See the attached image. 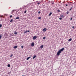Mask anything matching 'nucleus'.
I'll list each match as a JSON object with an SVG mask.
<instances>
[{
  "mask_svg": "<svg viewBox=\"0 0 76 76\" xmlns=\"http://www.w3.org/2000/svg\"><path fill=\"white\" fill-rule=\"evenodd\" d=\"M72 28H73V29H74V26H73V27H72Z\"/></svg>",
  "mask_w": 76,
  "mask_h": 76,
  "instance_id": "36",
  "label": "nucleus"
},
{
  "mask_svg": "<svg viewBox=\"0 0 76 76\" xmlns=\"http://www.w3.org/2000/svg\"><path fill=\"white\" fill-rule=\"evenodd\" d=\"M66 6H68V5H67V4H66Z\"/></svg>",
  "mask_w": 76,
  "mask_h": 76,
  "instance_id": "31",
  "label": "nucleus"
},
{
  "mask_svg": "<svg viewBox=\"0 0 76 76\" xmlns=\"http://www.w3.org/2000/svg\"><path fill=\"white\" fill-rule=\"evenodd\" d=\"M13 48H15V49L17 48H18V46H14L13 47Z\"/></svg>",
  "mask_w": 76,
  "mask_h": 76,
  "instance_id": "7",
  "label": "nucleus"
},
{
  "mask_svg": "<svg viewBox=\"0 0 76 76\" xmlns=\"http://www.w3.org/2000/svg\"><path fill=\"white\" fill-rule=\"evenodd\" d=\"M44 47V45H42L40 46V48L41 49L42 48Z\"/></svg>",
  "mask_w": 76,
  "mask_h": 76,
  "instance_id": "8",
  "label": "nucleus"
},
{
  "mask_svg": "<svg viewBox=\"0 0 76 76\" xmlns=\"http://www.w3.org/2000/svg\"><path fill=\"white\" fill-rule=\"evenodd\" d=\"M38 19H41V17H39L38 18Z\"/></svg>",
  "mask_w": 76,
  "mask_h": 76,
  "instance_id": "26",
  "label": "nucleus"
},
{
  "mask_svg": "<svg viewBox=\"0 0 76 76\" xmlns=\"http://www.w3.org/2000/svg\"><path fill=\"white\" fill-rule=\"evenodd\" d=\"M12 15H10V18H12Z\"/></svg>",
  "mask_w": 76,
  "mask_h": 76,
  "instance_id": "30",
  "label": "nucleus"
},
{
  "mask_svg": "<svg viewBox=\"0 0 76 76\" xmlns=\"http://www.w3.org/2000/svg\"><path fill=\"white\" fill-rule=\"evenodd\" d=\"M61 53V52L59 50L57 53V55H58V56H59L60 54V53Z\"/></svg>",
  "mask_w": 76,
  "mask_h": 76,
  "instance_id": "1",
  "label": "nucleus"
},
{
  "mask_svg": "<svg viewBox=\"0 0 76 76\" xmlns=\"http://www.w3.org/2000/svg\"><path fill=\"white\" fill-rule=\"evenodd\" d=\"M41 13V12H40V11H39V12H38V13H39H39Z\"/></svg>",
  "mask_w": 76,
  "mask_h": 76,
  "instance_id": "29",
  "label": "nucleus"
},
{
  "mask_svg": "<svg viewBox=\"0 0 76 76\" xmlns=\"http://www.w3.org/2000/svg\"><path fill=\"white\" fill-rule=\"evenodd\" d=\"M62 76H64L63 75H62Z\"/></svg>",
  "mask_w": 76,
  "mask_h": 76,
  "instance_id": "39",
  "label": "nucleus"
},
{
  "mask_svg": "<svg viewBox=\"0 0 76 76\" xmlns=\"http://www.w3.org/2000/svg\"><path fill=\"white\" fill-rule=\"evenodd\" d=\"M37 37L36 36H34L33 37V39H34V40H35V39H37Z\"/></svg>",
  "mask_w": 76,
  "mask_h": 76,
  "instance_id": "2",
  "label": "nucleus"
},
{
  "mask_svg": "<svg viewBox=\"0 0 76 76\" xmlns=\"http://www.w3.org/2000/svg\"><path fill=\"white\" fill-rule=\"evenodd\" d=\"M60 16L61 17V18H64V15H61Z\"/></svg>",
  "mask_w": 76,
  "mask_h": 76,
  "instance_id": "10",
  "label": "nucleus"
},
{
  "mask_svg": "<svg viewBox=\"0 0 76 76\" xmlns=\"http://www.w3.org/2000/svg\"><path fill=\"white\" fill-rule=\"evenodd\" d=\"M30 32V31H27L26 30V31H24V34H26V33H27V32Z\"/></svg>",
  "mask_w": 76,
  "mask_h": 76,
  "instance_id": "3",
  "label": "nucleus"
},
{
  "mask_svg": "<svg viewBox=\"0 0 76 76\" xmlns=\"http://www.w3.org/2000/svg\"><path fill=\"white\" fill-rule=\"evenodd\" d=\"M2 36V35H0V39H1V38Z\"/></svg>",
  "mask_w": 76,
  "mask_h": 76,
  "instance_id": "17",
  "label": "nucleus"
},
{
  "mask_svg": "<svg viewBox=\"0 0 76 76\" xmlns=\"http://www.w3.org/2000/svg\"><path fill=\"white\" fill-rule=\"evenodd\" d=\"M58 12H60V10H58Z\"/></svg>",
  "mask_w": 76,
  "mask_h": 76,
  "instance_id": "27",
  "label": "nucleus"
},
{
  "mask_svg": "<svg viewBox=\"0 0 76 76\" xmlns=\"http://www.w3.org/2000/svg\"><path fill=\"white\" fill-rule=\"evenodd\" d=\"M34 45H35V43H34V42H32L31 43V47H34Z\"/></svg>",
  "mask_w": 76,
  "mask_h": 76,
  "instance_id": "5",
  "label": "nucleus"
},
{
  "mask_svg": "<svg viewBox=\"0 0 76 76\" xmlns=\"http://www.w3.org/2000/svg\"><path fill=\"white\" fill-rule=\"evenodd\" d=\"M30 58H31V57H29L27 58L26 59L27 60H28Z\"/></svg>",
  "mask_w": 76,
  "mask_h": 76,
  "instance_id": "12",
  "label": "nucleus"
},
{
  "mask_svg": "<svg viewBox=\"0 0 76 76\" xmlns=\"http://www.w3.org/2000/svg\"><path fill=\"white\" fill-rule=\"evenodd\" d=\"M59 19L60 20H61L62 19V18H60Z\"/></svg>",
  "mask_w": 76,
  "mask_h": 76,
  "instance_id": "23",
  "label": "nucleus"
},
{
  "mask_svg": "<svg viewBox=\"0 0 76 76\" xmlns=\"http://www.w3.org/2000/svg\"><path fill=\"white\" fill-rule=\"evenodd\" d=\"M1 18H3V16H1Z\"/></svg>",
  "mask_w": 76,
  "mask_h": 76,
  "instance_id": "35",
  "label": "nucleus"
},
{
  "mask_svg": "<svg viewBox=\"0 0 76 76\" xmlns=\"http://www.w3.org/2000/svg\"><path fill=\"white\" fill-rule=\"evenodd\" d=\"M46 37H44L43 38V39H45Z\"/></svg>",
  "mask_w": 76,
  "mask_h": 76,
  "instance_id": "20",
  "label": "nucleus"
},
{
  "mask_svg": "<svg viewBox=\"0 0 76 76\" xmlns=\"http://www.w3.org/2000/svg\"><path fill=\"white\" fill-rule=\"evenodd\" d=\"M66 14H67V15H68V14H69V12H66Z\"/></svg>",
  "mask_w": 76,
  "mask_h": 76,
  "instance_id": "25",
  "label": "nucleus"
},
{
  "mask_svg": "<svg viewBox=\"0 0 76 76\" xmlns=\"http://www.w3.org/2000/svg\"><path fill=\"white\" fill-rule=\"evenodd\" d=\"M72 10V8H71L69 10L70 11V10Z\"/></svg>",
  "mask_w": 76,
  "mask_h": 76,
  "instance_id": "33",
  "label": "nucleus"
},
{
  "mask_svg": "<svg viewBox=\"0 0 76 76\" xmlns=\"http://www.w3.org/2000/svg\"><path fill=\"white\" fill-rule=\"evenodd\" d=\"M7 66L8 67H10V64H8Z\"/></svg>",
  "mask_w": 76,
  "mask_h": 76,
  "instance_id": "15",
  "label": "nucleus"
},
{
  "mask_svg": "<svg viewBox=\"0 0 76 76\" xmlns=\"http://www.w3.org/2000/svg\"><path fill=\"white\" fill-rule=\"evenodd\" d=\"M64 48H62L61 49H60V50L59 51L60 52H61V51H63V50H64Z\"/></svg>",
  "mask_w": 76,
  "mask_h": 76,
  "instance_id": "4",
  "label": "nucleus"
},
{
  "mask_svg": "<svg viewBox=\"0 0 76 76\" xmlns=\"http://www.w3.org/2000/svg\"><path fill=\"white\" fill-rule=\"evenodd\" d=\"M14 34L15 35H17V34H18V32L15 31V32H14Z\"/></svg>",
  "mask_w": 76,
  "mask_h": 76,
  "instance_id": "11",
  "label": "nucleus"
},
{
  "mask_svg": "<svg viewBox=\"0 0 76 76\" xmlns=\"http://www.w3.org/2000/svg\"><path fill=\"white\" fill-rule=\"evenodd\" d=\"M40 3H41V2H38V3H37V4H40Z\"/></svg>",
  "mask_w": 76,
  "mask_h": 76,
  "instance_id": "24",
  "label": "nucleus"
},
{
  "mask_svg": "<svg viewBox=\"0 0 76 76\" xmlns=\"http://www.w3.org/2000/svg\"><path fill=\"white\" fill-rule=\"evenodd\" d=\"M16 19H19V17H17L15 18Z\"/></svg>",
  "mask_w": 76,
  "mask_h": 76,
  "instance_id": "16",
  "label": "nucleus"
},
{
  "mask_svg": "<svg viewBox=\"0 0 76 76\" xmlns=\"http://www.w3.org/2000/svg\"><path fill=\"white\" fill-rule=\"evenodd\" d=\"M47 31V28H44L43 29L42 31L43 32H45V31Z\"/></svg>",
  "mask_w": 76,
  "mask_h": 76,
  "instance_id": "6",
  "label": "nucleus"
},
{
  "mask_svg": "<svg viewBox=\"0 0 76 76\" xmlns=\"http://www.w3.org/2000/svg\"><path fill=\"white\" fill-rule=\"evenodd\" d=\"M52 14V12H51L49 14V16H51V15Z\"/></svg>",
  "mask_w": 76,
  "mask_h": 76,
  "instance_id": "13",
  "label": "nucleus"
},
{
  "mask_svg": "<svg viewBox=\"0 0 76 76\" xmlns=\"http://www.w3.org/2000/svg\"><path fill=\"white\" fill-rule=\"evenodd\" d=\"M21 48H23V46H21Z\"/></svg>",
  "mask_w": 76,
  "mask_h": 76,
  "instance_id": "22",
  "label": "nucleus"
},
{
  "mask_svg": "<svg viewBox=\"0 0 76 76\" xmlns=\"http://www.w3.org/2000/svg\"><path fill=\"white\" fill-rule=\"evenodd\" d=\"M26 13V10L24 12V13Z\"/></svg>",
  "mask_w": 76,
  "mask_h": 76,
  "instance_id": "28",
  "label": "nucleus"
},
{
  "mask_svg": "<svg viewBox=\"0 0 76 76\" xmlns=\"http://www.w3.org/2000/svg\"><path fill=\"white\" fill-rule=\"evenodd\" d=\"M37 57V56L34 55L33 57V59H34V58H35V57Z\"/></svg>",
  "mask_w": 76,
  "mask_h": 76,
  "instance_id": "9",
  "label": "nucleus"
},
{
  "mask_svg": "<svg viewBox=\"0 0 76 76\" xmlns=\"http://www.w3.org/2000/svg\"><path fill=\"white\" fill-rule=\"evenodd\" d=\"M54 2L52 3V4H54Z\"/></svg>",
  "mask_w": 76,
  "mask_h": 76,
  "instance_id": "34",
  "label": "nucleus"
},
{
  "mask_svg": "<svg viewBox=\"0 0 76 76\" xmlns=\"http://www.w3.org/2000/svg\"><path fill=\"white\" fill-rule=\"evenodd\" d=\"M13 56V54L11 55V56H10V57H12V56Z\"/></svg>",
  "mask_w": 76,
  "mask_h": 76,
  "instance_id": "18",
  "label": "nucleus"
},
{
  "mask_svg": "<svg viewBox=\"0 0 76 76\" xmlns=\"http://www.w3.org/2000/svg\"><path fill=\"white\" fill-rule=\"evenodd\" d=\"M72 18H71V19H70V20H72Z\"/></svg>",
  "mask_w": 76,
  "mask_h": 76,
  "instance_id": "32",
  "label": "nucleus"
},
{
  "mask_svg": "<svg viewBox=\"0 0 76 76\" xmlns=\"http://www.w3.org/2000/svg\"><path fill=\"white\" fill-rule=\"evenodd\" d=\"M72 40V39L70 38L68 40V41H71V40Z\"/></svg>",
  "mask_w": 76,
  "mask_h": 76,
  "instance_id": "14",
  "label": "nucleus"
},
{
  "mask_svg": "<svg viewBox=\"0 0 76 76\" xmlns=\"http://www.w3.org/2000/svg\"><path fill=\"white\" fill-rule=\"evenodd\" d=\"M14 10H12V12H13V11H14Z\"/></svg>",
  "mask_w": 76,
  "mask_h": 76,
  "instance_id": "37",
  "label": "nucleus"
},
{
  "mask_svg": "<svg viewBox=\"0 0 76 76\" xmlns=\"http://www.w3.org/2000/svg\"><path fill=\"white\" fill-rule=\"evenodd\" d=\"M1 26H2V25L0 24V28H1Z\"/></svg>",
  "mask_w": 76,
  "mask_h": 76,
  "instance_id": "21",
  "label": "nucleus"
},
{
  "mask_svg": "<svg viewBox=\"0 0 76 76\" xmlns=\"http://www.w3.org/2000/svg\"><path fill=\"white\" fill-rule=\"evenodd\" d=\"M13 19H11L10 21V22H12V21H13Z\"/></svg>",
  "mask_w": 76,
  "mask_h": 76,
  "instance_id": "19",
  "label": "nucleus"
},
{
  "mask_svg": "<svg viewBox=\"0 0 76 76\" xmlns=\"http://www.w3.org/2000/svg\"><path fill=\"white\" fill-rule=\"evenodd\" d=\"M1 20H0V21H1Z\"/></svg>",
  "mask_w": 76,
  "mask_h": 76,
  "instance_id": "38",
  "label": "nucleus"
}]
</instances>
